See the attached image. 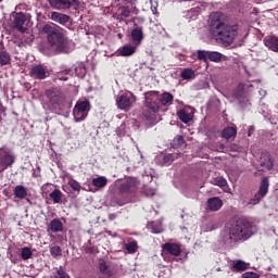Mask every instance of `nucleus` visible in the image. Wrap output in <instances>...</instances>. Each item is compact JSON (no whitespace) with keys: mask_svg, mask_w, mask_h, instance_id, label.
Wrapping results in <instances>:
<instances>
[{"mask_svg":"<svg viewBox=\"0 0 278 278\" xmlns=\"http://www.w3.org/2000/svg\"><path fill=\"white\" fill-rule=\"evenodd\" d=\"M208 27L212 37L220 40L224 45H233V40L238 36V26L225 23L220 12L211 13Z\"/></svg>","mask_w":278,"mask_h":278,"instance_id":"obj_1","label":"nucleus"},{"mask_svg":"<svg viewBox=\"0 0 278 278\" xmlns=\"http://www.w3.org/2000/svg\"><path fill=\"white\" fill-rule=\"evenodd\" d=\"M253 222L247 217H238L231 225L226 240L231 244L233 242H240L249 240L253 236Z\"/></svg>","mask_w":278,"mask_h":278,"instance_id":"obj_2","label":"nucleus"},{"mask_svg":"<svg viewBox=\"0 0 278 278\" xmlns=\"http://www.w3.org/2000/svg\"><path fill=\"white\" fill-rule=\"evenodd\" d=\"M41 31L47 34L49 45L54 47L56 51H62V49H64V34H62L58 27L51 24H46L42 26Z\"/></svg>","mask_w":278,"mask_h":278,"instance_id":"obj_3","label":"nucleus"},{"mask_svg":"<svg viewBox=\"0 0 278 278\" xmlns=\"http://www.w3.org/2000/svg\"><path fill=\"white\" fill-rule=\"evenodd\" d=\"M254 90L255 87L251 81L240 83L233 91V97L235 99H238V101H244L253 94Z\"/></svg>","mask_w":278,"mask_h":278,"instance_id":"obj_4","label":"nucleus"},{"mask_svg":"<svg viewBox=\"0 0 278 278\" xmlns=\"http://www.w3.org/2000/svg\"><path fill=\"white\" fill-rule=\"evenodd\" d=\"M16 162V156L12 151L8 149H0V173H3V170H7V168H10L13 166V164Z\"/></svg>","mask_w":278,"mask_h":278,"instance_id":"obj_5","label":"nucleus"},{"mask_svg":"<svg viewBox=\"0 0 278 278\" xmlns=\"http://www.w3.org/2000/svg\"><path fill=\"white\" fill-rule=\"evenodd\" d=\"M140 187V180L136 177H128L126 181L119 186L121 194H134V192H138V188Z\"/></svg>","mask_w":278,"mask_h":278,"instance_id":"obj_6","label":"nucleus"},{"mask_svg":"<svg viewBox=\"0 0 278 278\" xmlns=\"http://www.w3.org/2000/svg\"><path fill=\"white\" fill-rule=\"evenodd\" d=\"M13 18V27L14 29H17V31H21V34H25L27 31V27H25V23L29 21V14L23 13V12H13L12 13Z\"/></svg>","mask_w":278,"mask_h":278,"instance_id":"obj_7","label":"nucleus"},{"mask_svg":"<svg viewBox=\"0 0 278 278\" xmlns=\"http://www.w3.org/2000/svg\"><path fill=\"white\" fill-rule=\"evenodd\" d=\"M50 5L53 10H71V8H78L79 0H50Z\"/></svg>","mask_w":278,"mask_h":278,"instance_id":"obj_8","label":"nucleus"},{"mask_svg":"<svg viewBox=\"0 0 278 278\" xmlns=\"http://www.w3.org/2000/svg\"><path fill=\"white\" fill-rule=\"evenodd\" d=\"M268 178H263L258 192L249 202L250 205H257L266 194H268Z\"/></svg>","mask_w":278,"mask_h":278,"instance_id":"obj_9","label":"nucleus"},{"mask_svg":"<svg viewBox=\"0 0 278 278\" xmlns=\"http://www.w3.org/2000/svg\"><path fill=\"white\" fill-rule=\"evenodd\" d=\"M46 94L53 104L64 103V100L66 99V94L62 92L61 88H53V89L47 90Z\"/></svg>","mask_w":278,"mask_h":278,"instance_id":"obj_10","label":"nucleus"},{"mask_svg":"<svg viewBox=\"0 0 278 278\" xmlns=\"http://www.w3.org/2000/svg\"><path fill=\"white\" fill-rule=\"evenodd\" d=\"M88 112H90V106L88 105H75L73 110V115L76 123L85 121L86 116H88Z\"/></svg>","mask_w":278,"mask_h":278,"instance_id":"obj_11","label":"nucleus"},{"mask_svg":"<svg viewBox=\"0 0 278 278\" xmlns=\"http://www.w3.org/2000/svg\"><path fill=\"white\" fill-rule=\"evenodd\" d=\"M136 103V96L131 91H126L116 98V105H134Z\"/></svg>","mask_w":278,"mask_h":278,"instance_id":"obj_12","label":"nucleus"},{"mask_svg":"<svg viewBox=\"0 0 278 278\" xmlns=\"http://www.w3.org/2000/svg\"><path fill=\"white\" fill-rule=\"evenodd\" d=\"M178 116L182 123H190L194 116V108L186 106L178 112Z\"/></svg>","mask_w":278,"mask_h":278,"instance_id":"obj_13","label":"nucleus"},{"mask_svg":"<svg viewBox=\"0 0 278 278\" xmlns=\"http://www.w3.org/2000/svg\"><path fill=\"white\" fill-rule=\"evenodd\" d=\"M30 77H34V79H47V70L42 65H36L30 70Z\"/></svg>","mask_w":278,"mask_h":278,"instance_id":"obj_14","label":"nucleus"},{"mask_svg":"<svg viewBox=\"0 0 278 278\" xmlns=\"http://www.w3.org/2000/svg\"><path fill=\"white\" fill-rule=\"evenodd\" d=\"M51 21H54V23H59V25H66V23H70L71 16L54 11L51 13Z\"/></svg>","mask_w":278,"mask_h":278,"instance_id":"obj_15","label":"nucleus"},{"mask_svg":"<svg viewBox=\"0 0 278 278\" xmlns=\"http://www.w3.org/2000/svg\"><path fill=\"white\" fill-rule=\"evenodd\" d=\"M163 249L169 253V255H174L175 257L181 255V247L177 243H165Z\"/></svg>","mask_w":278,"mask_h":278,"instance_id":"obj_16","label":"nucleus"},{"mask_svg":"<svg viewBox=\"0 0 278 278\" xmlns=\"http://www.w3.org/2000/svg\"><path fill=\"white\" fill-rule=\"evenodd\" d=\"M264 45L269 49V51H274L278 53V37L268 36L264 39Z\"/></svg>","mask_w":278,"mask_h":278,"instance_id":"obj_17","label":"nucleus"},{"mask_svg":"<svg viewBox=\"0 0 278 278\" xmlns=\"http://www.w3.org/2000/svg\"><path fill=\"white\" fill-rule=\"evenodd\" d=\"M48 231H52V233H60L64 231V224H62V220L54 218L50 222Z\"/></svg>","mask_w":278,"mask_h":278,"instance_id":"obj_18","label":"nucleus"},{"mask_svg":"<svg viewBox=\"0 0 278 278\" xmlns=\"http://www.w3.org/2000/svg\"><path fill=\"white\" fill-rule=\"evenodd\" d=\"M118 53L122 58H129L136 53V46L125 45L118 49Z\"/></svg>","mask_w":278,"mask_h":278,"instance_id":"obj_19","label":"nucleus"},{"mask_svg":"<svg viewBox=\"0 0 278 278\" xmlns=\"http://www.w3.org/2000/svg\"><path fill=\"white\" fill-rule=\"evenodd\" d=\"M207 207L212 212H218L223 207V200L219 198H211L207 201Z\"/></svg>","mask_w":278,"mask_h":278,"instance_id":"obj_20","label":"nucleus"},{"mask_svg":"<svg viewBox=\"0 0 278 278\" xmlns=\"http://www.w3.org/2000/svg\"><path fill=\"white\" fill-rule=\"evenodd\" d=\"M261 166H264L267 170H270L274 166L273 159L270 157V154L263 153L261 156Z\"/></svg>","mask_w":278,"mask_h":278,"instance_id":"obj_21","label":"nucleus"},{"mask_svg":"<svg viewBox=\"0 0 278 278\" xmlns=\"http://www.w3.org/2000/svg\"><path fill=\"white\" fill-rule=\"evenodd\" d=\"M174 99L175 98L172 96V93L166 91L159 97V101L162 103V105H173Z\"/></svg>","mask_w":278,"mask_h":278,"instance_id":"obj_22","label":"nucleus"},{"mask_svg":"<svg viewBox=\"0 0 278 278\" xmlns=\"http://www.w3.org/2000/svg\"><path fill=\"white\" fill-rule=\"evenodd\" d=\"M15 199H26L27 189L23 185H18L13 190Z\"/></svg>","mask_w":278,"mask_h":278,"instance_id":"obj_23","label":"nucleus"},{"mask_svg":"<svg viewBox=\"0 0 278 278\" xmlns=\"http://www.w3.org/2000/svg\"><path fill=\"white\" fill-rule=\"evenodd\" d=\"M232 268L237 270V273H244V270L249 268V264L244 261L237 260L232 262Z\"/></svg>","mask_w":278,"mask_h":278,"instance_id":"obj_24","label":"nucleus"},{"mask_svg":"<svg viewBox=\"0 0 278 278\" xmlns=\"http://www.w3.org/2000/svg\"><path fill=\"white\" fill-rule=\"evenodd\" d=\"M131 38L134 42H142V38H144V35L142 33V27H136L131 31Z\"/></svg>","mask_w":278,"mask_h":278,"instance_id":"obj_25","label":"nucleus"},{"mask_svg":"<svg viewBox=\"0 0 278 278\" xmlns=\"http://www.w3.org/2000/svg\"><path fill=\"white\" fill-rule=\"evenodd\" d=\"M180 77L184 80H190V79H194V77H197V74L192 68H184L180 73Z\"/></svg>","mask_w":278,"mask_h":278,"instance_id":"obj_26","label":"nucleus"},{"mask_svg":"<svg viewBox=\"0 0 278 278\" xmlns=\"http://www.w3.org/2000/svg\"><path fill=\"white\" fill-rule=\"evenodd\" d=\"M92 186H94V188H105L108 186V178L105 176L93 178Z\"/></svg>","mask_w":278,"mask_h":278,"instance_id":"obj_27","label":"nucleus"},{"mask_svg":"<svg viewBox=\"0 0 278 278\" xmlns=\"http://www.w3.org/2000/svg\"><path fill=\"white\" fill-rule=\"evenodd\" d=\"M160 106H148V109L143 112V116L144 118H147V121H153V117L155 116V112H157V109Z\"/></svg>","mask_w":278,"mask_h":278,"instance_id":"obj_28","label":"nucleus"},{"mask_svg":"<svg viewBox=\"0 0 278 278\" xmlns=\"http://www.w3.org/2000/svg\"><path fill=\"white\" fill-rule=\"evenodd\" d=\"M50 199L53 201V203H62V191L60 189H55L49 194Z\"/></svg>","mask_w":278,"mask_h":278,"instance_id":"obj_29","label":"nucleus"},{"mask_svg":"<svg viewBox=\"0 0 278 278\" xmlns=\"http://www.w3.org/2000/svg\"><path fill=\"white\" fill-rule=\"evenodd\" d=\"M213 186H218V188H227V179L223 177H215L211 180Z\"/></svg>","mask_w":278,"mask_h":278,"instance_id":"obj_30","label":"nucleus"},{"mask_svg":"<svg viewBox=\"0 0 278 278\" xmlns=\"http://www.w3.org/2000/svg\"><path fill=\"white\" fill-rule=\"evenodd\" d=\"M238 131L233 127H227L223 130V138L229 140V138H233Z\"/></svg>","mask_w":278,"mask_h":278,"instance_id":"obj_31","label":"nucleus"},{"mask_svg":"<svg viewBox=\"0 0 278 278\" xmlns=\"http://www.w3.org/2000/svg\"><path fill=\"white\" fill-rule=\"evenodd\" d=\"M31 255H34V252H31V248H22L21 249V257L24 261L31 260Z\"/></svg>","mask_w":278,"mask_h":278,"instance_id":"obj_32","label":"nucleus"},{"mask_svg":"<svg viewBox=\"0 0 278 278\" xmlns=\"http://www.w3.org/2000/svg\"><path fill=\"white\" fill-rule=\"evenodd\" d=\"M99 268H100V273L102 275H104L106 277H112V270L110 269L108 264H105V262H100Z\"/></svg>","mask_w":278,"mask_h":278,"instance_id":"obj_33","label":"nucleus"},{"mask_svg":"<svg viewBox=\"0 0 278 278\" xmlns=\"http://www.w3.org/2000/svg\"><path fill=\"white\" fill-rule=\"evenodd\" d=\"M11 56L10 53L2 51L0 52V66H8V63L10 62Z\"/></svg>","mask_w":278,"mask_h":278,"instance_id":"obj_34","label":"nucleus"},{"mask_svg":"<svg viewBox=\"0 0 278 278\" xmlns=\"http://www.w3.org/2000/svg\"><path fill=\"white\" fill-rule=\"evenodd\" d=\"M208 60L211 62H220L223 60V54L220 52H212V51H208Z\"/></svg>","mask_w":278,"mask_h":278,"instance_id":"obj_35","label":"nucleus"},{"mask_svg":"<svg viewBox=\"0 0 278 278\" xmlns=\"http://www.w3.org/2000/svg\"><path fill=\"white\" fill-rule=\"evenodd\" d=\"M197 58H198V60H200L201 62H206L207 60H210V51L198 50V52H197Z\"/></svg>","mask_w":278,"mask_h":278,"instance_id":"obj_36","label":"nucleus"},{"mask_svg":"<svg viewBox=\"0 0 278 278\" xmlns=\"http://www.w3.org/2000/svg\"><path fill=\"white\" fill-rule=\"evenodd\" d=\"M125 249L128 251V253H136V251H138V242L130 241L125 244Z\"/></svg>","mask_w":278,"mask_h":278,"instance_id":"obj_37","label":"nucleus"},{"mask_svg":"<svg viewBox=\"0 0 278 278\" xmlns=\"http://www.w3.org/2000/svg\"><path fill=\"white\" fill-rule=\"evenodd\" d=\"M68 186L75 192H80V190H81V185L77 180H75L73 178L68 180Z\"/></svg>","mask_w":278,"mask_h":278,"instance_id":"obj_38","label":"nucleus"},{"mask_svg":"<svg viewBox=\"0 0 278 278\" xmlns=\"http://www.w3.org/2000/svg\"><path fill=\"white\" fill-rule=\"evenodd\" d=\"M50 254L52 257H60L62 256V248L60 245H53L50 248Z\"/></svg>","mask_w":278,"mask_h":278,"instance_id":"obj_39","label":"nucleus"},{"mask_svg":"<svg viewBox=\"0 0 278 278\" xmlns=\"http://www.w3.org/2000/svg\"><path fill=\"white\" fill-rule=\"evenodd\" d=\"M121 14L122 16H124V18H129V16H131V9H129V7H122L121 9Z\"/></svg>","mask_w":278,"mask_h":278,"instance_id":"obj_40","label":"nucleus"},{"mask_svg":"<svg viewBox=\"0 0 278 278\" xmlns=\"http://www.w3.org/2000/svg\"><path fill=\"white\" fill-rule=\"evenodd\" d=\"M68 75H71V70H66L65 72H60V73L58 74V78H59L61 81H67Z\"/></svg>","mask_w":278,"mask_h":278,"instance_id":"obj_41","label":"nucleus"},{"mask_svg":"<svg viewBox=\"0 0 278 278\" xmlns=\"http://www.w3.org/2000/svg\"><path fill=\"white\" fill-rule=\"evenodd\" d=\"M54 278H71V276H68V274H66V271H64V269L62 267H60L56 270Z\"/></svg>","mask_w":278,"mask_h":278,"instance_id":"obj_42","label":"nucleus"},{"mask_svg":"<svg viewBox=\"0 0 278 278\" xmlns=\"http://www.w3.org/2000/svg\"><path fill=\"white\" fill-rule=\"evenodd\" d=\"M186 141L184 140V137L182 136H177L175 139H174V147H184V143Z\"/></svg>","mask_w":278,"mask_h":278,"instance_id":"obj_43","label":"nucleus"},{"mask_svg":"<svg viewBox=\"0 0 278 278\" xmlns=\"http://www.w3.org/2000/svg\"><path fill=\"white\" fill-rule=\"evenodd\" d=\"M241 277L242 278H260V275L254 271H248V273L242 274Z\"/></svg>","mask_w":278,"mask_h":278,"instance_id":"obj_44","label":"nucleus"},{"mask_svg":"<svg viewBox=\"0 0 278 278\" xmlns=\"http://www.w3.org/2000/svg\"><path fill=\"white\" fill-rule=\"evenodd\" d=\"M116 214L115 213H111L109 214V220H116Z\"/></svg>","mask_w":278,"mask_h":278,"instance_id":"obj_45","label":"nucleus"},{"mask_svg":"<svg viewBox=\"0 0 278 278\" xmlns=\"http://www.w3.org/2000/svg\"><path fill=\"white\" fill-rule=\"evenodd\" d=\"M76 105H90V102L88 101L76 102Z\"/></svg>","mask_w":278,"mask_h":278,"instance_id":"obj_46","label":"nucleus"},{"mask_svg":"<svg viewBox=\"0 0 278 278\" xmlns=\"http://www.w3.org/2000/svg\"><path fill=\"white\" fill-rule=\"evenodd\" d=\"M258 94H260L261 97H266L267 92H266V90L261 89V90L258 91Z\"/></svg>","mask_w":278,"mask_h":278,"instance_id":"obj_47","label":"nucleus"},{"mask_svg":"<svg viewBox=\"0 0 278 278\" xmlns=\"http://www.w3.org/2000/svg\"><path fill=\"white\" fill-rule=\"evenodd\" d=\"M166 160H172V162H173V160H175V154H168L166 156Z\"/></svg>","mask_w":278,"mask_h":278,"instance_id":"obj_48","label":"nucleus"},{"mask_svg":"<svg viewBox=\"0 0 278 278\" xmlns=\"http://www.w3.org/2000/svg\"><path fill=\"white\" fill-rule=\"evenodd\" d=\"M121 110H129V106H119Z\"/></svg>","mask_w":278,"mask_h":278,"instance_id":"obj_49","label":"nucleus"},{"mask_svg":"<svg viewBox=\"0 0 278 278\" xmlns=\"http://www.w3.org/2000/svg\"><path fill=\"white\" fill-rule=\"evenodd\" d=\"M128 1L129 3H136V0H126Z\"/></svg>","mask_w":278,"mask_h":278,"instance_id":"obj_50","label":"nucleus"},{"mask_svg":"<svg viewBox=\"0 0 278 278\" xmlns=\"http://www.w3.org/2000/svg\"><path fill=\"white\" fill-rule=\"evenodd\" d=\"M152 12L153 14H155V12H157V9L156 8L152 9Z\"/></svg>","mask_w":278,"mask_h":278,"instance_id":"obj_51","label":"nucleus"},{"mask_svg":"<svg viewBox=\"0 0 278 278\" xmlns=\"http://www.w3.org/2000/svg\"><path fill=\"white\" fill-rule=\"evenodd\" d=\"M152 94H154V97H157V91H153Z\"/></svg>","mask_w":278,"mask_h":278,"instance_id":"obj_52","label":"nucleus"},{"mask_svg":"<svg viewBox=\"0 0 278 278\" xmlns=\"http://www.w3.org/2000/svg\"><path fill=\"white\" fill-rule=\"evenodd\" d=\"M154 233H160V230H155Z\"/></svg>","mask_w":278,"mask_h":278,"instance_id":"obj_53","label":"nucleus"},{"mask_svg":"<svg viewBox=\"0 0 278 278\" xmlns=\"http://www.w3.org/2000/svg\"><path fill=\"white\" fill-rule=\"evenodd\" d=\"M47 186H49V185L43 186V190H45V188H47Z\"/></svg>","mask_w":278,"mask_h":278,"instance_id":"obj_54","label":"nucleus"},{"mask_svg":"<svg viewBox=\"0 0 278 278\" xmlns=\"http://www.w3.org/2000/svg\"><path fill=\"white\" fill-rule=\"evenodd\" d=\"M56 114H62L61 112H56Z\"/></svg>","mask_w":278,"mask_h":278,"instance_id":"obj_55","label":"nucleus"},{"mask_svg":"<svg viewBox=\"0 0 278 278\" xmlns=\"http://www.w3.org/2000/svg\"><path fill=\"white\" fill-rule=\"evenodd\" d=\"M48 3H50V0H48Z\"/></svg>","mask_w":278,"mask_h":278,"instance_id":"obj_56","label":"nucleus"}]
</instances>
